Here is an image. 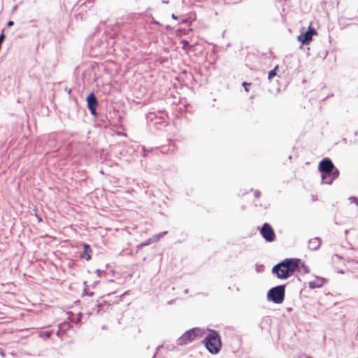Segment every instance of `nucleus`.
<instances>
[{
  "label": "nucleus",
  "mask_w": 358,
  "mask_h": 358,
  "mask_svg": "<svg viewBox=\"0 0 358 358\" xmlns=\"http://www.w3.org/2000/svg\"><path fill=\"white\" fill-rule=\"evenodd\" d=\"M83 248H84V255H83V257L85 258L87 261L90 260L92 250H91L90 245L85 243V244H83Z\"/></svg>",
  "instance_id": "1a4fd4ad"
},
{
  "label": "nucleus",
  "mask_w": 358,
  "mask_h": 358,
  "mask_svg": "<svg viewBox=\"0 0 358 358\" xmlns=\"http://www.w3.org/2000/svg\"><path fill=\"white\" fill-rule=\"evenodd\" d=\"M88 108L90 110L92 114L94 115V116H96V107H88Z\"/></svg>",
  "instance_id": "ddd939ff"
},
{
  "label": "nucleus",
  "mask_w": 358,
  "mask_h": 358,
  "mask_svg": "<svg viewBox=\"0 0 358 358\" xmlns=\"http://www.w3.org/2000/svg\"><path fill=\"white\" fill-rule=\"evenodd\" d=\"M300 266H301V268L303 269V271L305 273H308V272H309V268H308V266H305V265H304L303 264H302L301 262V264H300Z\"/></svg>",
  "instance_id": "f8f14e48"
},
{
  "label": "nucleus",
  "mask_w": 358,
  "mask_h": 358,
  "mask_svg": "<svg viewBox=\"0 0 358 358\" xmlns=\"http://www.w3.org/2000/svg\"><path fill=\"white\" fill-rule=\"evenodd\" d=\"M242 85H243V86L245 87V91H246V92H249V90H248V86L250 85H251V83H246V82H243Z\"/></svg>",
  "instance_id": "4468645a"
},
{
  "label": "nucleus",
  "mask_w": 358,
  "mask_h": 358,
  "mask_svg": "<svg viewBox=\"0 0 358 358\" xmlns=\"http://www.w3.org/2000/svg\"><path fill=\"white\" fill-rule=\"evenodd\" d=\"M203 343L208 350L212 354H217L221 350V338L219 334L215 330L210 331V334L205 338Z\"/></svg>",
  "instance_id": "7ed1b4c3"
},
{
  "label": "nucleus",
  "mask_w": 358,
  "mask_h": 358,
  "mask_svg": "<svg viewBox=\"0 0 358 358\" xmlns=\"http://www.w3.org/2000/svg\"><path fill=\"white\" fill-rule=\"evenodd\" d=\"M299 259H285L282 262L276 264L272 268V272L278 278L285 279L292 275L300 266Z\"/></svg>",
  "instance_id": "f257e3e1"
},
{
  "label": "nucleus",
  "mask_w": 358,
  "mask_h": 358,
  "mask_svg": "<svg viewBox=\"0 0 358 358\" xmlns=\"http://www.w3.org/2000/svg\"><path fill=\"white\" fill-rule=\"evenodd\" d=\"M285 287L280 285L271 288L267 294V298L269 301L275 303H282L285 299Z\"/></svg>",
  "instance_id": "39448f33"
},
{
  "label": "nucleus",
  "mask_w": 358,
  "mask_h": 358,
  "mask_svg": "<svg viewBox=\"0 0 358 358\" xmlns=\"http://www.w3.org/2000/svg\"><path fill=\"white\" fill-rule=\"evenodd\" d=\"M13 24H14L12 20H10V21L8 22L7 26L8 27H11V26L13 25Z\"/></svg>",
  "instance_id": "2eb2a0df"
},
{
  "label": "nucleus",
  "mask_w": 358,
  "mask_h": 358,
  "mask_svg": "<svg viewBox=\"0 0 358 358\" xmlns=\"http://www.w3.org/2000/svg\"><path fill=\"white\" fill-rule=\"evenodd\" d=\"M317 34V31L315 29L312 28L311 24H310L308 29L305 33H301L298 36V41H300L302 44H307L312 40V37L314 35Z\"/></svg>",
  "instance_id": "0eeeda50"
},
{
  "label": "nucleus",
  "mask_w": 358,
  "mask_h": 358,
  "mask_svg": "<svg viewBox=\"0 0 358 358\" xmlns=\"http://www.w3.org/2000/svg\"><path fill=\"white\" fill-rule=\"evenodd\" d=\"M319 171L322 173V178L325 184L330 185L338 178L339 172L335 169L332 162L327 159H323L319 164Z\"/></svg>",
  "instance_id": "f03ea898"
},
{
  "label": "nucleus",
  "mask_w": 358,
  "mask_h": 358,
  "mask_svg": "<svg viewBox=\"0 0 358 358\" xmlns=\"http://www.w3.org/2000/svg\"><path fill=\"white\" fill-rule=\"evenodd\" d=\"M181 44L182 45V48L184 50H186V48L189 46V42L187 41H186V40H182L181 41Z\"/></svg>",
  "instance_id": "9b49d317"
},
{
  "label": "nucleus",
  "mask_w": 358,
  "mask_h": 358,
  "mask_svg": "<svg viewBox=\"0 0 358 358\" xmlns=\"http://www.w3.org/2000/svg\"><path fill=\"white\" fill-rule=\"evenodd\" d=\"M203 332L199 328H193L185 332L178 339V344L180 345H186L192 342L197 338H201Z\"/></svg>",
  "instance_id": "20e7f679"
},
{
  "label": "nucleus",
  "mask_w": 358,
  "mask_h": 358,
  "mask_svg": "<svg viewBox=\"0 0 358 358\" xmlns=\"http://www.w3.org/2000/svg\"><path fill=\"white\" fill-rule=\"evenodd\" d=\"M308 358H312V357H308Z\"/></svg>",
  "instance_id": "dca6fc26"
},
{
  "label": "nucleus",
  "mask_w": 358,
  "mask_h": 358,
  "mask_svg": "<svg viewBox=\"0 0 358 358\" xmlns=\"http://www.w3.org/2000/svg\"><path fill=\"white\" fill-rule=\"evenodd\" d=\"M87 102L88 107H96L98 104L96 96L93 93H91L87 97Z\"/></svg>",
  "instance_id": "6e6552de"
},
{
  "label": "nucleus",
  "mask_w": 358,
  "mask_h": 358,
  "mask_svg": "<svg viewBox=\"0 0 358 358\" xmlns=\"http://www.w3.org/2000/svg\"><path fill=\"white\" fill-rule=\"evenodd\" d=\"M260 233L263 238L268 242H272L275 238V234L273 229L268 223H264Z\"/></svg>",
  "instance_id": "423d86ee"
},
{
  "label": "nucleus",
  "mask_w": 358,
  "mask_h": 358,
  "mask_svg": "<svg viewBox=\"0 0 358 358\" xmlns=\"http://www.w3.org/2000/svg\"><path fill=\"white\" fill-rule=\"evenodd\" d=\"M278 69V66H276L273 70L270 71L268 72V78L269 80H271L274 76H276V70Z\"/></svg>",
  "instance_id": "9d476101"
}]
</instances>
